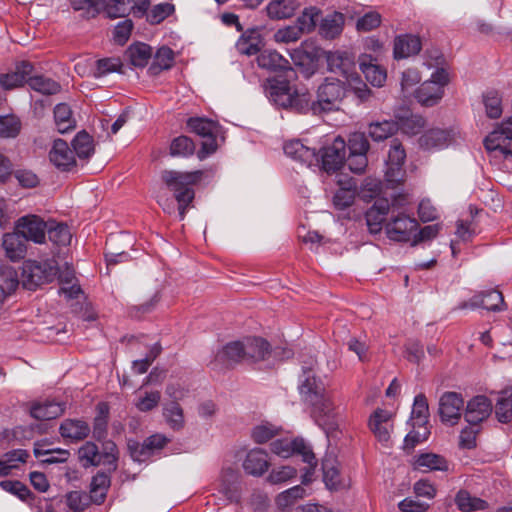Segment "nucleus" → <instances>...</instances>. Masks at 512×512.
<instances>
[{
	"label": "nucleus",
	"instance_id": "1",
	"mask_svg": "<svg viewBox=\"0 0 512 512\" xmlns=\"http://www.w3.org/2000/svg\"><path fill=\"white\" fill-rule=\"evenodd\" d=\"M298 390L301 399L310 406V414L316 424L325 430L335 429L337 423L334 404L312 367H303Z\"/></svg>",
	"mask_w": 512,
	"mask_h": 512
},
{
	"label": "nucleus",
	"instance_id": "2",
	"mask_svg": "<svg viewBox=\"0 0 512 512\" xmlns=\"http://www.w3.org/2000/svg\"><path fill=\"white\" fill-rule=\"evenodd\" d=\"M202 177V172H180V171H164L161 178L167 188L174 193V197L178 203L179 218L183 220L189 205L194 199V190L192 188Z\"/></svg>",
	"mask_w": 512,
	"mask_h": 512
},
{
	"label": "nucleus",
	"instance_id": "3",
	"mask_svg": "<svg viewBox=\"0 0 512 512\" xmlns=\"http://www.w3.org/2000/svg\"><path fill=\"white\" fill-rule=\"evenodd\" d=\"M58 274L57 261L54 258L44 261L26 260L22 267V283L28 290L54 281Z\"/></svg>",
	"mask_w": 512,
	"mask_h": 512
},
{
	"label": "nucleus",
	"instance_id": "4",
	"mask_svg": "<svg viewBox=\"0 0 512 512\" xmlns=\"http://www.w3.org/2000/svg\"><path fill=\"white\" fill-rule=\"evenodd\" d=\"M345 95L346 87L342 81L326 78L316 91L314 115L338 110Z\"/></svg>",
	"mask_w": 512,
	"mask_h": 512
},
{
	"label": "nucleus",
	"instance_id": "5",
	"mask_svg": "<svg viewBox=\"0 0 512 512\" xmlns=\"http://www.w3.org/2000/svg\"><path fill=\"white\" fill-rule=\"evenodd\" d=\"M449 73L443 67H438L429 80L424 81L415 91V98L425 106L436 105L444 95V87L449 83Z\"/></svg>",
	"mask_w": 512,
	"mask_h": 512
},
{
	"label": "nucleus",
	"instance_id": "6",
	"mask_svg": "<svg viewBox=\"0 0 512 512\" xmlns=\"http://www.w3.org/2000/svg\"><path fill=\"white\" fill-rule=\"evenodd\" d=\"M386 236L395 242H408L418 230L419 224L414 217L404 212L397 211L392 205V210L385 224Z\"/></svg>",
	"mask_w": 512,
	"mask_h": 512
},
{
	"label": "nucleus",
	"instance_id": "7",
	"mask_svg": "<svg viewBox=\"0 0 512 512\" xmlns=\"http://www.w3.org/2000/svg\"><path fill=\"white\" fill-rule=\"evenodd\" d=\"M484 145L495 156L512 160V115L486 136Z\"/></svg>",
	"mask_w": 512,
	"mask_h": 512
},
{
	"label": "nucleus",
	"instance_id": "8",
	"mask_svg": "<svg viewBox=\"0 0 512 512\" xmlns=\"http://www.w3.org/2000/svg\"><path fill=\"white\" fill-rule=\"evenodd\" d=\"M78 459L84 468L100 464L115 466L117 448L113 442L109 441L104 444L103 452H100L95 443L87 441L78 449Z\"/></svg>",
	"mask_w": 512,
	"mask_h": 512
},
{
	"label": "nucleus",
	"instance_id": "9",
	"mask_svg": "<svg viewBox=\"0 0 512 512\" xmlns=\"http://www.w3.org/2000/svg\"><path fill=\"white\" fill-rule=\"evenodd\" d=\"M271 450L282 458L298 454L301 455L303 462L310 464V466L315 464V455L303 438L277 439L271 443Z\"/></svg>",
	"mask_w": 512,
	"mask_h": 512
},
{
	"label": "nucleus",
	"instance_id": "10",
	"mask_svg": "<svg viewBox=\"0 0 512 512\" xmlns=\"http://www.w3.org/2000/svg\"><path fill=\"white\" fill-rule=\"evenodd\" d=\"M187 126L192 132L203 138L202 147L199 151L200 158H204L216 151L217 126L214 121L199 117L189 118Z\"/></svg>",
	"mask_w": 512,
	"mask_h": 512
},
{
	"label": "nucleus",
	"instance_id": "11",
	"mask_svg": "<svg viewBox=\"0 0 512 512\" xmlns=\"http://www.w3.org/2000/svg\"><path fill=\"white\" fill-rule=\"evenodd\" d=\"M47 223L39 216L29 214L20 217L15 224V231L25 241L43 244L46 240Z\"/></svg>",
	"mask_w": 512,
	"mask_h": 512
},
{
	"label": "nucleus",
	"instance_id": "12",
	"mask_svg": "<svg viewBox=\"0 0 512 512\" xmlns=\"http://www.w3.org/2000/svg\"><path fill=\"white\" fill-rule=\"evenodd\" d=\"M405 158L406 153L403 146L397 140H393L389 149L385 172V179L392 187L403 181L404 171L402 166Z\"/></svg>",
	"mask_w": 512,
	"mask_h": 512
},
{
	"label": "nucleus",
	"instance_id": "13",
	"mask_svg": "<svg viewBox=\"0 0 512 512\" xmlns=\"http://www.w3.org/2000/svg\"><path fill=\"white\" fill-rule=\"evenodd\" d=\"M317 154L319 156V165L321 164L325 171H336L343 165L345 160V140L341 137H336L330 145L325 146Z\"/></svg>",
	"mask_w": 512,
	"mask_h": 512
},
{
	"label": "nucleus",
	"instance_id": "14",
	"mask_svg": "<svg viewBox=\"0 0 512 512\" xmlns=\"http://www.w3.org/2000/svg\"><path fill=\"white\" fill-rule=\"evenodd\" d=\"M464 400L461 394L445 392L439 400V415L442 422L454 425L461 417Z\"/></svg>",
	"mask_w": 512,
	"mask_h": 512
},
{
	"label": "nucleus",
	"instance_id": "15",
	"mask_svg": "<svg viewBox=\"0 0 512 512\" xmlns=\"http://www.w3.org/2000/svg\"><path fill=\"white\" fill-rule=\"evenodd\" d=\"M504 306V298L501 292L497 290L481 291L475 294L469 301L459 304V309L483 308L488 311H500Z\"/></svg>",
	"mask_w": 512,
	"mask_h": 512
},
{
	"label": "nucleus",
	"instance_id": "16",
	"mask_svg": "<svg viewBox=\"0 0 512 512\" xmlns=\"http://www.w3.org/2000/svg\"><path fill=\"white\" fill-rule=\"evenodd\" d=\"M492 409V402L488 397L477 395L468 401L464 418L470 425L476 426L491 415Z\"/></svg>",
	"mask_w": 512,
	"mask_h": 512
},
{
	"label": "nucleus",
	"instance_id": "17",
	"mask_svg": "<svg viewBox=\"0 0 512 512\" xmlns=\"http://www.w3.org/2000/svg\"><path fill=\"white\" fill-rule=\"evenodd\" d=\"M284 153L294 161L304 164L308 167L319 166V156L314 148L303 144L300 140H291L285 143Z\"/></svg>",
	"mask_w": 512,
	"mask_h": 512
},
{
	"label": "nucleus",
	"instance_id": "18",
	"mask_svg": "<svg viewBox=\"0 0 512 512\" xmlns=\"http://www.w3.org/2000/svg\"><path fill=\"white\" fill-rule=\"evenodd\" d=\"M326 61L330 72L339 74L346 79H353L355 62L351 54L345 51L328 52Z\"/></svg>",
	"mask_w": 512,
	"mask_h": 512
},
{
	"label": "nucleus",
	"instance_id": "19",
	"mask_svg": "<svg viewBox=\"0 0 512 512\" xmlns=\"http://www.w3.org/2000/svg\"><path fill=\"white\" fill-rule=\"evenodd\" d=\"M391 210V205L387 199H377L374 202L365 213L366 224L370 233L377 234L381 232Z\"/></svg>",
	"mask_w": 512,
	"mask_h": 512
},
{
	"label": "nucleus",
	"instance_id": "20",
	"mask_svg": "<svg viewBox=\"0 0 512 512\" xmlns=\"http://www.w3.org/2000/svg\"><path fill=\"white\" fill-rule=\"evenodd\" d=\"M168 442V439L161 434H154L144 440L142 444L129 445L130 453L135 461L147 460L155 452L160 451Z\"/></svg>",
	"mask_w": 512,
	"mask_h": 512
},
{
	"label": "nucleus",
	"instance_id": "21",
	"mask_svg": "<svg viewBox=\"0 0 512 512\" xmlns=\"http://www.w3.org/2000/svg\"><path fill=\"white\" fill-rule=\"evenodd\" d=\"M49 159L56 168L62 171H70L76 165L74 152L62 139L54 141L49 152Z\"/></svg>",
	"mask_w": 512,
	"mask_h": 512
},
{
	"label": "nucleus",
	"instance_id": "22",
	"mask_svg": "<svg viewBox=\"0 0 512 512\" xmlns=\"http://www.w3.org/2000/svg\"><path fill=\"white\" fill-rule=\"evenodd\" d=\"M293 88L287 80H270L265 87V93L275 105L288 108L291 105Z\"/></svg>",
	"mask_w": 512,
	"mask_h": 512
},
{
	"label": "nucleus",
	"instance_id": "23",
	"mask_svg": "<svg viewBox=\"0 0 512 512\" xmlns=\"http://www.w3.org/2000/svg\"><path fill=\"white\" fill-rule=\"evenodd\" d=\"M391 413L384 409H376L369 418V428L382 443H387L390 439V430L392 429L391 424Z\"/></svg>",
	"mask_w": 512,
	"mask_h": 512
},
{
	"label": "nucleus",
	"instance_id": "24",
	"mask_svg": "<svg viewBox=\"0 0 512 512\" xmlns=\"http://www.w3.org/2000/svg\"><path fill=\"white\" fill-rule=\"evenodd\" d=\"M239 362H245L243 341H233L217 351L214 357L215 366H232Z\"/></svg>",
	"mask_w": 512,
	"mask_h": 512
},
{
	"label": "nucleus",
	"instance_id": "25",
	"mask_svg": "<svg viewBox=\"0 0 512 512\" xmlns=\"http://www.w3.org/2000/svg\"><path fill=\"white\" fill-rule=\"evenodd\" d=\"M453 141L451 131L434 128L426 131L419 138V144L426 150H439L448 147Z\"/></svg>",
	"mask_w": 512,
	"mask_h": 512
},
{
	"label": "nucleus",
	"instance_id": "26",
	"mask_svg": "<svg viewBox=\"0 0 512 512\" xmlns=\"http://www.w3.org/2000/svg\"><path fill=\"white\" fill-rule=\"evenodd\" d=\"M242 466L247 474L262 476L269 468L268 455L262 449H252L247 453Z\"/></svg>",
	"mask_w": 512,
	"mask_h": 512
},
{
	"label": "nucleus",
	"instance_id": "27",
	"mask_svg": "<svg viewBox=\"0 0 512 512\" xmlns=\"http://www.w3.org/2000/svg\"><path fill=\"white\" fill-rule=\"evenodd\" d=\"M422 47L421 40L416 35H399L394 40L393 54L395 59H404L416 55Z\"/></svg>",
	"mask_w": 512,
	"mask_h": 512
},
{
	"label": "nucleus",
	"instance_id": "28",
	"mask_svg": "<svg viewBox=\"0 0 512 512\" xmlns=\"http://www.w3.org/2000/svg\"><path fill=\"white\" fill-rule=\"evenodd\" d=\"M245 362L265 360L271 352L270 344L261 337H251L243 340Z\"/></svg>",
	"mask_w": 512,
	"mask_h": 512
},
{
	"label": "nucleus",
	"instance_id": "29",
	"mask_svg": "<svg viewBox=\"0 0 512 512\" xmlns=\"http://www.w3.org/2000/svg\"><path fill=\"white\" fill-rule=\"evenodd\" d=\"M2 246L7 258L12 262L24 259L27 253L26 241L16 231L4 234Z\"/></svg>",
	"mask_w": 512,
	"mask_h": 512
},
{
	"label": "nucleus",
	"instance_id": "30",
	"mask_svg": "<svg viewBox=\"0 0 512 512\" xmlns=\"http://www.w3.org/2000/svg\"><path fill=\"white\" fill-rule=\"evenodd\" d=\"M264 41L258 29H248L236 42V49L240 54L251 56L259 53Z\"/></svg>",
	"mask_w": 512,
	"mask_h": 512
},
{
	"label": "nucleus",
	"instance_id": "31",
	"mask_svg": "<svg viewBox=\"0 0 512 512\" xmlns=\"http://www.w3.org/2000/svg\"><path fill=\"white\" fill-rule=\"evenodd\" d=\"M338 184L340 185V188L336 191L333 197V203L337 209L343 210L354 202L357 184L352 178L345 181L339 179Z\"/></svg>",
	"mask_w": 512,
	"mask_h": 512
},
{
	"label": "nucleus",
	"instance_id": "32",
	"mask_svg": "<svg viewBox=\"0 0 512 512\" xmlns=\"http://www.w3.org/2000/svg\"><path fill=\"white\" fill-rule=\"evenodd\" d=\"M415 469L427 473L431 471H448V461L441 455L434 453H423L414 461Z\"/></svg>",
	"mask_w": 512,
	"mask_h": 512
},
{
	"label": "nucleus",
	"instance_id": "33",
	"mask_svg": "<svg viewBox=\"0 0 512 512\" xmlns=\"http://www.w3.org/2000/svg\"><path fill=\"white\" fill-rule=\"evenodd\" d=\"M65 405L55 401L36 403L31 407V416L37 420H51L61 416Z\"/></svg>",
	"mask_w": 512,
	"mask_h": 512
},
{
	"label": "nucleus",
	"instance_id": "34",
	"mask_svg": "<svg viewBox=\"0 0 512 512\" xmlns=\"http://www.w3.org/2000/svg\"><path fill=\"white\" fill-rule=\"evenodd\" d=\"M59 431L62 437L79 441L89 435L90 427L85 421L66 419L61 423Z\"/></svg>",
	"mask_w": 512,
	"mask_h": 512
},
{
	"label": "nucleus",
	"instance_id": "35",
	"mask_svg": "<svg viewBox=\"0 0 512 512\" xmlns=\"http://www.w3.org/2000/svg\"><path fill=\"white\" fill-rule=\"evenodd\" d=\"M257 63L259 67L271 71H279L289 68V61L287 59L277 51L269 49L260 51L257 56Z\"/></svg>",
	"mask_w": 512,
	"mask_h": 512
},
{
	"label": "nucleus",
	"instance_id": "36",
	"mask_svg": "<svg viewBox=\"0 0 512 512\" xmlns=\"http://www.w3.org/2000/svg\"><path fill=\"white\" fill-rule=\"evenodd\" d=\"M315 104V99H312V96L307 89L294 88L293 96L291 99V105H289L288 108H291L302 114L311 113L312 115H314Z\"/></svg>",
	"mask_w": 512,
	"mask_h": 512
},
{
	"label": "nucleus",
	"instance_id": "37",
	"mask_svg": "<svg viewBox=\"0 0 512 512\" xmlns=\"http://www.w3.org/2000/svg\"><path fill=\"white\" fill-rule=\"evenodd\" d=\"M366 58L367 56H363L360 62V69L365 75L366 80L375 87L383 86L387 78L386 70L373 63L372 59L367 62Z\"/></svg>",
	"mask_w": 512,
	"mask_h": 512
},
{
	"label": "nucleus",
	"instance_id": "38",
	"mask_svg": "<svg viewBox=\"0 0 512 512\" xmlns=\"http://www.w3.org/2000/svg\"><path fill=\"white\" fill-rule=\"evenodd\" d=\"M495 414L501 423H508L512 420V388H505L498 393Z\"/></svg>",
	"mask_w": 512,
	"mask_h": 512
},
{
	"label": "nucleus",
	"instance_id": "39",
	"mask_svg": "<svg viewBox=\"0 0 512 512\" xmlns=\"http://www.w3.org/2000/svg\"><path fill=\"white\" fill-rule=\"evenodd\" d=\"M298 7L296 0H274L267 7V15L271 19H285L291 17Z\"/></svg>",
	"mask_w": 512,
	"mask_h": 512
},
{
	"label": "nucleus",
	"instance_id": "40",
	"mask_svg": "<svg viewBox=\"0 0 512 512\" xmlns=\"http://www.w3.org/2000/svg\"><path fill=\"white\" fill-rule=\"evenodd\" d=\"M163 417L167 425L175 431H179L185 426L184 412L178 402L171 401L165 404L163 407Z\"/></svg>",
	"mask_w": 512,
	"mask_h": 512
},
{
	"label": "nucleus",
	"instance_id": "41",
	"mask_svg": "<svg viewBox=\"0 0 512 512\" xmlns=\"http://www.w3.org/2000/svg\"><path fill=\"white\" fill-rule=\"evenodd\" d=\"M343 24V15L341 13L334 12L322 19L319 32L323 37L333 39L342 32Z\"/></svg>",
	"mask_w": 512,
	"mask_h": 512
},
{
	"label": "nucleus",
	"instance_id": "42",
	"mask_svg": "<svg viewBox=\"0 0 512 512\" xmlns=\"http://www.w3.org/2000/svg\"><path fill=\"white\" fill-rule=\"evenodd\" d=\"M58 279L63 285L70 286H62L59 290L60 294H64L67 298L73 299L77 298L81 292V288L79 285L74 284L73 280L75 279V273L71 266L66 264L65 269L60 271L58 269Z\"/></svg>",
	"mask_w": 512,
	"mask_h": 512
},
{
	"label": "nucleus",
	"instance_id": "43",
	"mask_svg": "<svg viewBox=\"0 0 512 512\" xmlns=\"http://www.w3.org/2000/svg\"><path fill=\"white\" fill-rule=\"evenodd\" d=\"M174 63V51L166 46L159 48L154 55L153 62L149 71L153 75L159 74L163 70H168Z\"/></svg>",
	"mask_w": 512,
	"mask_h": 512
},
{
	"label": "nucleus",
	"instance_id": "44",
	"mask_svg": "<svg viewBox=\"0 0 512 512\" xmlns=\"http://www.w3.org/2000/svg\"><path fill=\"white\" fill-rule=\"evenodd\" d=\"M455 502L459 510H461L462 512L484 510L488 506L486 501L478 497L472 496L469 492L465 490H460L457 493Z\"/></svg>",
	"mask_w": 512,
	"mask_h": 512
},
{
	"label": "nucleus",
	"instance_id": "45",
	"mask_svg": "<svg viewBox=\"0 0 512 512\" xmlns=\"http://www.w3.org/2000/svg\"><path fill=\"white\" fill-rule=\"evenodd\" d=\"M399 129L398 122L384 120L369 125L368 134L374 141H383L392 136Z\"/></svg>",
	"mask_w": 512,
	"mask_h": 512
},
{
	"label": "nucleus",
	"instance_id": "46",
	"mask_svg": "<svg viewBox=\"0 0 512 512\" xmlns=\"http://www.w3.org/2000/svg\"><path fill=\"white\" fill-rule=\"evenodd\" d=\"M54 119L57 130L60 133H66L74 128L71 109L65 103H60L55 106Z\"/></svg>",
	"mask_w": 512,
	"mask_h": 512
},
{
	"label": "nucleus",
	"instance_id": "47",
	"mask_svg": "<svg viewBox=\"0 0 512 512\" xmlns=\"http://www.w3.org/2000/svg\"><path fill=\"white\" fill-rule=\"evenodd\" d=\"M22 129V123L19 117L14 114L0 116V138H16Z\"/></svg>",
	"mask_w": 512,
	"mask_h": 512
},
{
	"label": "nucleus",
	"instance_id": "48",
	"mask_svg": "<svg viewBox=\"0 0 512 512\" xmlns=\"http://www.w3.org/2000/svg\"><path fill=\"white\" fill-rule=\"evenodd\" d=\"M28 85L32 90L44 95L57 94L61 89L58 82L44 76L30 77L28 79Z\"/></svg>",
	"mask_w": 512,
	"mask_h": 512
},
{
	"label": "nucleus",
	"instance_id": "49",
	"mask_svg": "<svg viewBox=\"0 0 512 512\" xmlns=\"http://www.w3.org/2000/svg\"><path fill=\"white\" fill-rule=\"evenodd\" d=\"M109 487L110 477L106 473L99 472L92 478L90 492L95 503L101 504L104 501Z\"/></svg>",
	"mask_w": 512,
	"mask_h": 512
},
{
	"label": "nucleus",
	"instance_id": "50",
	"mask_svg": "<svg viewBox=\"0 0 512 512\" xmlns=\"http://www.w3.org/2000/svg\"><path fill=\"white\" fill-rule=\"evenodd\" d=\"M73 152L79 158H89L94 153L93 139L85 131L79 132L72 141Z\"/></svg>",
	"mask_w": 512,
	"mask_h": 512
},
{
	"label": "nucleus",
	"instance_id": "51",
	"mask_svg": "<svg viewBox=\"0 0 512 512\" xmlns=\"http://www.w3.org/2000/svg\"><path fill=\"white\" fill-rule=\"evenodd\" d=\"M128 54L132 65L135 67H145L152 55V48L145 43L131 45Z\"/></svg>",
	"mask_w": 512,
	"mask_h": 512
},
{
	"label": "nucleus",
	"instance_id": "52",
	"mask_svg": "<svg viewBox=\"0 0 512 512\" xmlns=\"http://www.w3.org/2000/svg\"><path fill=\"white\" fill-rule=\"evenodd\" d=\"M46 234H48L49 240L56 246H67L72 240L69 227L63 223H58L53 227L47 226Z\"/></svg>",
	"mask_w": 512,
	"mask_h": 512
},
{
	"label": "nucleus",
	"instance_id": "53",
	"mask_svg": "<svg viewBox=\"0 0 512 512\" xmlns=\"http://www.w3.org/2000/svg\"><path fill=\"white\" fill-rule=\"evenodd\" d=\"M429 416V406L426 397L418 394L414 398L411 417L414 425L423 426L427 423Z\"/></svg>",
	"mask_w": 512,
	"mask_h": 512
},
{
	"label": "nucleus",
	"instance_id": "54",
	"mask_svg": "<svg viewBox=\"0 0 512 512\" xmlns=\"http://www.w3.org/2000/svg\"><path fill=\"white\" fill-rule=\"evenodd\" d=\"M195 145L187 136L175 138L170 145V154L174 157H189L193 155Z\"/></svg>",
	"mask_w": 512,
	"mask_h": 512
},
{
	"label": "nucleus",
	"instance_id": "55",
	"mask_svg": "<svg viewBox=\"0 0 512 512\" xmlns=\"http://www.w3.org/2000/svg\"><path fill=\"white\" fill-rule=\"evenodd\" d=\"M129 3L128 0H109L106 4L103 3L102 9L109 18L125 17L132 12Z\"/></svg>",
	"mask_w": 512,
	"mask_h": 512
},
{
	"label": "nucleus",
	"instance_id": "56",
	"mask_svg": "<svg viewBox=\"0 0 512 512\" xmlns=\"http://www.w3.org/2000/svg\"><path fill=\"white\" fill-rule=\"evenodd\" d=\"M122 64L119 58H104L96 61L93 76L95 78L104 77L110 73L117 72Z\"/></svg>",
	"mask_w": 512,
	"mask_h": 512
},
{
	"label": "nucleus",
	"instance_id": "57",
	"mask_svg": "<svg viewBox=\"0 0 512 512\" xmlns=\"http://www.w3.org/2000/svg\"><path fill=\"white\" fill-rule=\"evenodd\" d=\"M486 114L490 118H499L502 114L501 97L496 91H489L483 96Z\"/></svg>",
	"mask_w": 512,
	"mask_h": 512
},
{
	"label": "nucleus",
	"instance_id": "58",
	"mask_svg": "<svg viewBox=\"0 0 512 512\" xmlns=\"http://www.w3.org/2000/svg\"><path fill=\"white\" fill-rule=\"evenodd\" d=\"M160 400L161 393L159 391L145 392L135 401V407L141 412H149L159 405Z\"/></svg>",
	"mask_w": 512,
	"mask_h": 512
},
{
	"label": "nucleus",
	"instance_id": "59",
	"mask_svg": "<svg viewBox=\"0 0 512 512\" xmlns=\"http://www.w3.org/2000/svg\"><path fill=\"white\" fill-rule=\"evenodd\" d=\"M306 495V490L300 486H294L280 493L277 496L276 502L280 507H287L293 505L296 500L303 498Z\"/></svg>",
	"mask_w": 512,
	"mask_h": 512
},
{
	"label": "nucleus",
	"instance_id": "60",
	"mask_svg": "<svg viewBox=\"0 0 512 512\" xmlns=\"http://www.w3.org/2000/svg\"><path fill=\"white\" fill-rule=\"evenodd\" d=\"M425 125V119L420 115H410L400 119L399 129L409 135L418 134Z\"/></svg>",
	"mask_w": 512,
	"mask_h": 512
},
{
	"label": "nucleus",
	"instance_id": "61",
	"mask_svg": "<svg viewBox=\"0 0 512 512\" xmlns=\"http://www.w3.org/2000/svg\"><path fill=\"white\" fill-rule=\"evenodd\" d=\"M174 12V5L169 3H160L155 5L147 14V20L151 24H159Z\"/></svg>",
	"mask_w": 512,
	"mask_h": 512
},
{
	"label": "nucleus",
	"instance_id": "62",
	"mask_svg": "<svg viewBox=\"0 0 512 512\" xmlns=\"http://www.w3.org/2000/svg\"><path fill=\"white\" fill-rule=\"evenodd\" d=\"M319 19V12L315 8L306 9L297 19V27L301 32H310L316 27Z\"/></svg>",
	"mask_w": 512,
	"mask_h": 512
},
{
	"label": "nucleus",
	"instance_id": "63",
	"mask_svg": "<svg viewBox=\"0 0 512 512\" xmlns=\"http://www.w3.org/2000/svg\"><path fill=\"white\" fill-rule=\"evenodd\" d=\"M0 487L23 501L27 500L31 495L28 487L20 481L4 480L0 482Z\"/></svg>",
	"mask_w": 512,
	"mask_h": 512
},
{
	"label": "nucleus",
	"instance_id": "64",
	"mask_svg": "<svg viewBox=\"0 0 512 512\" xmlns=\"http://www.w3.org/2000/svg\"><path fill=\"white\" fill-rule=\"evenodd\" d=\"M297 471L291 466H281L273 469L268 475V482L271 484H281L296 477Z\"/></svg>",
	"mask_w": 512,
	"mask_h": 512
}]
</instances>
